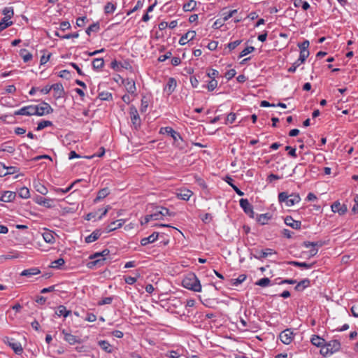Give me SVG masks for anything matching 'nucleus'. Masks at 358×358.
Listing matches in <instances>:
<instances>
[{
    "label": "nucleus",
    "mask_w": 358,
    "mask_h": 358,
    "mask_svg": "<svg viewBox=\"0 0 358 358\" xmlns=\"http://www.w3.org/2000/svg\"><path fill=\"white\" fill-rule=\"evenodd\" d=\"M159 133L162 134H167L171 136V138L173 139V145L180 149V150H182L185 152H187L185 149L186 143L184 141L183 138H182L181 135L180 134L179 132L175 131L172 127H162L160 129Z\"/></svg>",
    "instance_id": "obj_1"
},
{
    "label": "nucleus",
    "mask_w": 358,
    "mask_h": 358,
    "mask_svg": "<svg viewBox=\"0 0 358 358\" xmlns=\"http://www.w3.org/2000/svg\"><path fill=\"white\" fill-rule=\"evenodd\" d=\"M182 285L185 288L194 292H200L201 290L200 281L193 273H189L185 276L182 280Z\"/></svg>",
    "instance_id": "obj_2"
},
{
    "label": "nucleus",
    "mask_w": 358,
    "mask_h": 358,
    "mask_svg": "<svg viewBox=\"0 0 358 358\" xmlns=\"http://www.w3.org/2000/svg\"><path fill=\"white\" fill-rule=\"evenodd\" d=\"M89 258L92 261L87 263V267L91 269L95 267H101L103 265L106 260L105 258H102L101 252H95L91 255Z\"/></svg>",
    "instance_id": "obj_3"
},
{
    "label": "nucleus",
    "mask_w": 358,
    "mask_h": 358,
    "mask_svg": "<svg viewBox=\"0 0 358 358\" xmlns=\"http://www.w3.org/2000/svg\"><path fill=\"white\" fill-rule=\"evenodd\" d=\"M129 115L134 129H138L141 127V121L136 108L133 105L130 106Z\"/></svg>",
    "instance_id": "obj_4"
},
{
    "label": "nucleus",
    "mask_w": 358,
    "mask_h": 358,
    "mask_svg": "<svg viewBox=\"0 0 358 358\" xmlns=\"http://www.w3.org/2000/svg\"><path fill=\"white\" fill-rule=\"evenodd\" d=\"M53 112L50 105L45 101L42 102L41 106H35V114L38 116H43L50 114Z\"/></svg>",
    "instance_id": "obj_5"
},
{
    "label": "nucleus",
    "mask_w": 358,
    "mask_h": 358,
    "mask_svg": "<svg viewBox=\"0 0 358 358\" xmlns=\"http://www.w3.org/2000/svg\"><path fill=\"white\" fill-rule=\"evenodd\" d=\"M4 343L10 347L15 354L20 355L23 352L22 345L20 343L15 341L14 338L6 337L4 339Z\"/></svg>",
    "instance_id": "obj_6"
},
{
    "label": "nucleus",
    "mask_w": 358,
    "mask_h": 358,
    "mask_svg": "<svg viewBox=\"0 0 358 358\" xmlns=\"http://www.w3.org/2000/svg\"><path fill=\"white\" fill-rule=\"evenodd\" d=\"M294 333L290 329H286L279 334V338L285 345L290 344L294 339Z\"/></svg>",
    "instance_id": "obj_7"
},
{
    "label": "nucleus",
    "mask_w": 358,
    "mask_h": 358,
    "mask_svg": "<svg viewBox=\"0 0 358 358\" xmlns=\"http://www.w3.org/2000/svg\"><path fill=\"white\" fill-rule=\"evenodd\" d=\"M14 115H36L35 114V106L29 105L27 106H24L20 110H15L14 112Z\"/></svg>",
    "instance_id": "obj_8"
},
{
    "label": "nucleus",
    "mask_w": 358,
    "mask_h": 358,
    "mask_svg": "<svg viewBox=\"0 0 358 358\" xmlns=\"http://www.w3.org/2000/svg\"><path fill=\"white\" fill-rule=\"evenodd\" d=\"M240 206L243 211L250 217H254L253 206L247 199H241L240 200Z\"/></svg>",
    "instance_id": "obj_9"
},
{
    "label": "nucleus",
    "mask_w": 358,
    "mask_h": 358,
    "mask_svg": "<svg viewBox=\"0 0 358 358\" xmlns=\"http://www.w3.org/2000/svg\"><path fill=\"white\" fill-rule=\"evenodd\" d=\"M52 90H53V96L56 99H60L64 96L65 91L64 87L61 83H57L51 85Z\"/></svg>",
    "instance_id": "obj_10"
},
{
    "label": "nucleus",
    "mask_w": 358,
    "mask_h": 358,
    "mask_svg": "<svg viewBox=\"0 0 358 358\" xmlns=\"http://www.w3.org/2000/svg\"><path fill=\"white\" fill-rule=\"evenodd\" d=\"M331 210L334 213H338L340 215H344L348 211V206L345 204H341L339 201H335L331 205Z\"/></svg>",
    "instance_id": "obj_11"
},
{
    "label": "nucleus",
    "mask_w": 358,
    "mask_h": 358,
    "mask_svg": "<svg viewBox=\"0 0 358 358\" xmlns=\"http://www.w3.org/2000/svg\"><path fill=\"white\" fill-rule=\"evenodd\" d=\"M62 334H64V339L70 345H74L76 343H80L81 339L71 334L67 333L65 329L62 331Z\"/></svg>",
    "instance_id": "obj_12"
},
{
    "label": "nucleus",
    "mask_w": 358,
    "mask_h": 358,
    "mask_svg": "<svg viewBox=\"0 0 358 358\" xmlns=\"http://www.w3.org/2000/svg\"><path fill=\"white\" fill-rule=\"evenodd\" d=\"M34 200L37 204L45 206L46 208H50L53 206V200L51 199L44 198L41 196H36Z\"/></svg>",
    "instance_id": "obj_13"
},
{
    "label": "nucleus",
    "mask_w": 358,
    "mask_h": 358,
    "mask_svg": "<svg viewBox=\"0 0 358 358\" xmlns=\"http://www.w3.org/2000/svg\"><path fill=\"white\" fill-rule=\"evenodd\" d=\"M123 84L124 85L128 93L131 94H136V87L134 80L127 78L123 80Z\"/></svg>",
    "instance_id": "obj_14"
},
{
    "label": "nucleus",
    "mask_w": 358,
    "mask_h": 358,
    "mask_svg": "<svg viewBox=\"0 0 358 358\" xmlns=\"http://www.w3.org/2000/svg\"><path fill=\"white\" fill-rule=\"evenodd\" d=\"M177 85V83L175 78H169L166 86L164 88V91L167 93L168 95L172 94L175 90Z\"/></svg>",
    "instance_id": "obj_15"
},
{
    "label": "nucleus",
    "mask_w": 358,
    "mask_h": 358,
    "mask_svg": "<svg viewBox=\"0 0 358 358\" xmlns=\"http://www.w3.org/2000/svg\"><path fill=\"white\" fill-rule=\"evenodd\" d=\"M196 36V32L194 31H189L185 34L179 40V43L181 45H185L187 42L193 40Z\"/></svg>",
    "instance_id": "obj_16"
},
{
    "label": "nucleus",
    "mask_w": 358,
    "mask_h": 358,
    "mask_svg": "<svg viewBox=\"0 0 358 358\" xmlns=\"http://www.w3.org/2000/svg\"><path fill=\"white\" fill-rule=\"evenodd\" d=\"M285 223L294 229H299L301 226V221L294 220L291 216H287L285 218Z\"/></svg>",
    "instance_id": "obj_17"
},
{
    "label": "nucleus",
    "mask_w": 358,
    "mask_h": 358,
    "mask_svg": "<svg viewBox=\"0 0 358 358\" xmlns=\"http://www.w3.org/2000/svg\"><path fill=\"white\" fill-rule=\"evenodd\" d=\"M124 222L125 220L122 219L112 222L110 224L107 226L106 231L107 233L111 232L117 229L122 227Z\"/></svg>",
    "instance_id": "obj_18"
},
{
    "label": "nucleus",
    "mask_w": 358,
    "mask_h": 358,
    "mask_svg": "<svg viewBox=\"0 0 358 358\" xmlns=\"http://www.w3.org/2000/svg\"><path fill=\"white\" fill-rule=\"evenodd\" d=\"M16 193L11 191H5L0 196V200L3 202H10L15 200Z\"/></svg>",
    "instance_id": "obj_19"
},
{
    "label": "nucleus",
    "mask_w": 358,
    "mask_h": 358,
    "mask_svg": "<svg viewBox=\"0 0 358 358\" xmlns=\"http://www.w3.org/2000/svg\"><path fill=\"white\" fill-rule=\"evenodd\" d=\"M159 236L158 232H153L150 236L148 237L143 238L141 240V244L143 246H145L149 243H154L155 241H157V238Z\"/></svg>",
    "instance_id": "obj_20"
},
{
    "label": "nucleus",
    "mask_w": 358,
    "mask_h": 358,
    "mask_svg": "<svg viewBox=\"0 0 358 358\" xmlns=\"http://www.w3.org/2000/svg\"><path fill=\"white\" fill-rule=\"evenodd\" d=\"M192 192L187 189H180L178 192H177L176 196L178 199L188 201L191 196L192 195Z\"/></svg>",
    "instance_id": "obj_21"
},
{
    "label": "nucleus",
    "mask_w": 358,
    "mask_h": 358,
    "mask_svg": "<svg viewBox=\"0 0 358 358\" xmlns=\"http://www.w3.org/2000/svg\"><path fill=\"white\" fill-rule=\"evenodd\" d=\"M101 230L96 229L91 234H90L89 236L85 237V241L87 243H92V242L96 241L97 239H99V238L101 236Z\"/></svg>",
    "instance_id": "obj_22"
},
{
    "label": "nucleus",
    "mask_w": 358,
    "mask_h": 358,
    "mask_svg": "<svg viewBox=\"0 0 358 358\" xmlns=\"http://www.w3.org/2000/svg\"><path fill=\"white\" fill-rule=\"evenodd\" d=\"M326 344L333 354L339 351L341 349V343L338 340H332L326 342Z\"/></svg>",
    "instance_id": "obj_23"
},
{
    "label": "nucleus",
    "mask_w": 358,
    "mask_h": 358,
    "mask_svg": "<svg viewBox=\"0 0 358 358\" xmlns=\"http://www.w3.org/2000/svg\"><path fill=\"white\" fill-rule=\"evenodd\" d=\"M0 166L1 167H2L3 169H6L7 171L3 174H0V176H5L6 175H11V174H14L15 173H17L20 169L16 167V166H6V164L3 162H0Z\"/></svg>",
    "instance_id": "obj_24"
},
{
    "label": "nucleus",
    "mask_w": 358,
    "mask_h": 358,
    "mask_svg": "<svg viewBox=\"0 0 358 358\" xmlns=\"http://www.w3.org/2000/svg\"><path fill=\"white\" fill-rule=\"evenodd\" d=\"M110 194V190L108 187L101 189L98 193L96 197L94 199V203H96L99 201L106 198Z\"/></svg>",
    "instance_id": "obj_25"
},
{
    "label": "nucleus",
    "mask_w": 358,
    "mask_h": 358,
    "mask_svg": "<svg viewBox=\"0 0 358 358\" xmlns=\"http://www.w3.org/2000/svg\"><path fill=\"white\" fill-rule=\"evenodd\" d=\"M310 285V280L308 278H305L297 283V285L294 287V289L297 292H302L304 289L309 287Z\"/></svg>",
    "instance_id": "obj_26"
},
{
    "label": "nucleus",
    "mask_w": 358,
    "mask_h": 358,
    "mask_svg": "<svg viewBox=\"0 0 358 358\" xmlns=\"http://www.w3.org/2000/svg\"><path fill=\"white\" fill-rule=\"evenodd\" d=\"M15 150V146L11 142H6L1 144L0 147V152H7L8 153H13Z\"/></svg>",
    "instance_id": "obj_27"
},
{
    "label": "nucleus",
    "mask_w": 358,
    "mask_h": 358,
    "mask_svg": "<svg viewBox=\"0 0 358 358\" xmlns=\"http://www.w3.org/2000/svg\"><path fill=\"white\" fill-rule=\"evenodd\" d=\"M71 314V310H66V308L63 306L60 305L57 308V310L55 311V315H57L58 317L64 316V317H67L69 315Z\"/></svg>",
    "instance_id": "obj_28"
},
{
    "label": "nucleus",
    "mask_w": 358,
    "mask_h": 358,
    "mask_svg": "<svg viewBox=\"0 0 358 358\" xmlns=\"http://www.w3.org/2000/svg\"><path fill=\"white\" fill-rule=\"evenodd\" d=\"M246 279V275L241 274L237 278L228 280L227 285L238 286Z\"/></svg>",
    "instance_id": "obj_29"
},
{
    "label": "nucleus",
    "mask_w": 358,
    "mask_h": 358,
    "mask_svg": "<svg viewBox=\"0 0 358 358\" xmlns=\"http://www.w3.org/2000/svg\"><path fill=\"white\" fill-rule=\"evenodd\" d=\"M40 273H41V271L38 268L33 267V268H30L25 269V270L22 271V272L21 273L20 275L22 276H26V277L30 278L33 275L39 274Z\"/></svg>",
    "instance_id": "obj_30"
},
{
    "label": "nucleus",
    "mask_w": 358,
    "mask_h": 358,
    "mask_svg": "<svg viewBox=\"0 0 358 358\" xmlns=\"http://www.w3.org/2000/svg\"><path fill=\"white\" fill-rule=\"evenodd\" d=\"M301 201V198L299 194H289L287 199V206H292L296 203H298Z\"/></svg>",
    "instance_id": "obj_31"
},
{
    "label": "nucleus",
    "mask_w": 358,
    "mask_h": 358,
    "mask_svg": "<svg viewBox=\"0 0 358 358\" xmlns=\"http://www.w3.org/2000/svg\"><path fill=\"white\" fill-rule=\"evenodd\" d=\"M99 346L107 353L113 352V348L107 341H99L98 342Z\"/></svg>",
    "instance_id": "obj_32"
},
{
    "label": "nucleus",
    "mask_w": 358,
    "mask_h": 358,
    "mask_svg": "<svg viewBox=\"0 0 358 358\" xmlns=\"http://www.w3.org/2000/svg\"><path fill=\"white\" fill-rule=\"evenodd\" d=\"M42 236H43L44 241L48 243L52 244L55 241V238L54 237V235H53L52 231L47 230L46 231L43 233Z\"/></svg>",
    "instance_id": "obj_33"
},
{
    "label": "nucleus",
    "mask_w": 358,
    "mask_h": 358,
    "mask_svg": "<svg viewBox=\"0 0 358 358\" xmlns=\"http://www.w3.org/2000/svg\"><path fill=\"white\" fill-rule=\"evenodd\" d=\"M324 244L325 241H318L315 242L304 241L303 243V245L306 248H308L310 247H315L318 249V248L322 247Z\"/></svg>",
    "instance_id": "obj_34"
},
{
    "label": "nucleus",
    "mask_w": 358,
    "mask_h": 358,
    "mask_svg": "<svg viewBox=\"0 0 358 358\" xmlns=\"http://www.w3.org/2000/svg\"><path fill=\"white\" fill-rule=\"evenodd\" d=\"M34 188L36 192L41 194L42 195H45L48 192L47 187L39 181L34 182Z\"/></svg>",
    "instance_id": "obj_35"
},
{
    "label": "nucleus",
    "mask_w": 358,
    "mask_h": 358,
    "mask_svg": "<svg viewBox=\"0 0 358 358\" xmlns=\"http://www.w3.org/2000/svg\"><path fill=\"white\" fill-rule=\"evenodd\" d=\"M325 340L317 335H313L310 342L311 343L317 347H320L322 345L325 343Z\"/></svg>",
    "instance_id": "obj_36"
},
{
    "label": "nucleus",
    "mask_w": 358,
    "mask_h": 358,
    "mask_svg": "<svg viewBox=\"0 0 358 358\" xmlns=\"http://www.w3.org/2000/svg\"><path fill=\"white\" fill-rule=\"evenodd\" d=\"M92 65L94 70H101L104 66V60L103 58H95L93 59Z\"/></svg>",
    "instance_id": "obj_37"
},
{
    "label": "nucleus",
    "mask_w": 358,
    "mask_h": 358,
    "mask_svg": "<svg viewBox=\"0 0 358 358\" xmlns=\"http://www.w3.org/2000/svg\"><path fill=\"white\" fill-rule=\"evenodd\" d=\"M288 264L294 266L302 267L306 269L312 268L314 265V263L308 264L306 262H299L296 261H290L288 262Z\"/></svg>",
    "instance_id": "obj_38"
},
{
    "label": "nucleus",
    "mask_w": 358,
    "mask_h": 358,
    "mask_svg": "<svg viewBox=\"0 0 358 358\" xmlns=\"http://www.w3.org/2000/svg\"><path fill=\"white\" fill-rule=\"evenodd\" d=\"M20 55L23 59L24 62L27 63L32 59V54L29 52L26 49H22L20 51Z\"/></svg>",
    "instance_id": "obj_39"
},
{
    "label": "nucleus",
    "mask_w": 358,
    "mask_h": 358,
    "mask_svg": "<svg viewBox=\"0 0 358 358\" xmlns=\"http://www.w3.org/2000/svg\"><path fill=\"white\" fill-rule=\"evenodd\" d=\"M294 6L296 8L302 7L303 10H306L310 8V5L307 1L303 0H293Z\"/></svg>",
    "instance_id": "obj_40"
},
{
    "label": "nucleus",
    "mask_w": 358,
    "mask_h": 358,
    "mask_svg": "<svg viewBox=\"0 0 358 358\" xmlns=\"http://www.w3.org/2000/svg\"><path fill=\"white\" fill-rule=\"evenodd\" d=\"M196 6V1L194 0H189L187 3L183 5V10L185 11H192L195 9Z\"/></svg>",
    "instance_id": "obj_41"
},
{
    "label": "nucleus",
    "mask_w": 358,
    "mask_h": 358,
    "mask_svg": "<svg viewBox=\"0 0 358 358\" xmlns=\"http://www.w3.org/2000/svg\"><path fill=\"white\" fill-rule=\"evenodd\" d=\"M80 181H82L81 179H78V180H76V181H74L73 183H71V185H69L68 187H66V189H62V188H55L54 190L55 192H56L57 193H62V194H66L67 192H69L71 189L72 187H73V185L78 182H80Z\"/></svg>",
    "instance_id": "obj_42"
},
{
    "label": "nucleus",
    "mask_w": 358,
    "mask_h": 358,
    "mask_svg": "<svg viewBox=\"0 0 358 358\" xmlns=\"http://www.w3.org/2000/svg\"><path fill=\"white\" fill-rule=\"evenodd\" d=\"M2 14L4 18L11 19L14 15V10L13 7H5L2 10Z\"/></svg>",
    "instance_id": "obj_43"
},
{
    "label": "nucleus",
    "mask_w": 358,
    "mask_h": 358,
    "mask_svg": "<svg viewBox=\"0 0 358 358\" xmlns=\"http://www.w3.org/2000/svg\"><path fill=\"white\" fill-rule=\"evenodd\" d=\"M161 207H157L152 214H150V217H152V220H159L163 219L162 215Z\"/></svg>",
    "instance_id": "obj_44"
},
{
    "label": "nucleus",
    "mask_w": 358,
    "mask_h": 358,
    "mask_svg": "<svg viewBox=\"0 0 358 358\" xmlns=\"http://www.w3.org/2000/svg\"><path fill=\"white\" fill-rule=\"evenodd\" d=\"M18 195L20 198L28 199L30 196L29 189L26 187H22L19 189Z\"/></svg>",
    "instance_id": "obj_45"
},
{
    "label": "nucleus",
    "mask_w": 358,
    "mask_h": 358,
    "mask_svg": "<svg viewBox=\"0 0 358 358\" xmlns=\"http://www.w3.org/2000/svg\"><path fill=\"white\" fill-rule=\"evenodd\" d=\"M9 20L10 19L4 17L1 19L0 22V31L4 30L5 29L8 28L13 24V22L12 21H10Z\"/></svg>",
    "instance_id": "obj_46"
},
{
    "label": "nucleus",
    "mask_w": 358,
    "mask_h": 358,
    "mask_svg": "<svg viewBox=\"0 0 358 358\" xmlns=\"http://www.w3.org/2000/svg\"><path fill=\"white\" fill-rule=\"evenodd\" d=\"M100 29V24L99 22H95L91 24L88 28L86 29V34L87 35H90L91 32H97L99 31Z\"/></svg>",
    "instance_id": "obj_47"
},
{
    "label": "nucleus",
    "mask_w": 358,
    "mask_h": 358,
    "mask_svg": "<svg viewBox=\"0 0 358 358\" xmlns=\"http://www.w3.org/2000/svg\"><path fill=\"white\" fill-rule=\"evenodd\" d=\"M320 352L323 357H327L333 354L331 351L329 350V347L327 345L326 343L322 345V346H320Z\"/></svg>",
    "instance_id": "obj_48"
},
{
    "label": "nucleus",
    "mask_w": 358,
    "mask_h": 358,
    "mask_svg": "<svg viewBox=\"0 0 358 358\" xmlns=\"http://www.w3.org/2000/svg\"><path fill=\"white\" fill-rule=\"evenodd\" d=\"M116 8V5L112 2H108L104 6V12L106 14L113 13Z\"/></svg>",
    "instance_id": "obj_49"
},
{
    "label": "nucleus",
    "mask_w": 358,
    "mask_h": 358,
    "mask_svg": "<svg viewBox=\"0 0 358 358\" xmlns=\"http://www.w3.org/2000/svg\"><path fill=\"white\" fill-rule=\"evenodd\" d=\"M65 264V261L63 258H59L57 260L53 261L51 263L50 267L53 268H61L62 266Z\"/></svg>",
    "instance_id": "obj_50"
},
{
    "label": "nucleus",
    "mask_w": 358,
    "mask_h": 358,
    "mask_svg": "<svg viewBox=\"0 0 358 358\" xmlns=\"http://www.w3.org/2000/svg\"><path fill=\"white\" fill-rule=\"evenodd\" d=\"M52 125V122L49 120H42L38 122V126L36 127L37 131H41L47 127H50Z\"/></svg>",
    "instance_id": "obj_51"
},
{
    "label": "nucleus",
    "mask_w": 358,
    "mask_h": 358,
    "mask_svg": "<svg viewBox=\"0 0 358 358\" xmlns=\"http://www.w3.org/2000/svg\"><path fill=\"white\" fill-rule=\"evenodd\" d=\"M98 97L103 101H109L112 100L113 99L112 94L108 92H100L98 95Z\"/></svg>",
    "instance_id": "obj_52"
},
{
    "label": "nucleus",
    "mask_w": 358,
    "mask_h": 358,
    "mask_svg": "<svg viewBox=\"0 0 358 358\" xmlns=\"http://www.w3.org/2000/svg\"><path fill=\"white\" fill-rule=\"evenodd\" d=\"M271 280L268 278H263L255 282L256 285L265 287L270 285Z\"/></svg>",
    "instance_id": "obj_53"
},
{
    "label": "nucleus",
    "mask_w": 358,
    "mask_h": 358,
    "mask_svg": "<svg viewBox=\"0 0 358 358\" xmlns=\"http://www.w3.org/2000/svg\"><path fill=\"white\" fill-rule=\"evenodd\" d=\"M275 253L273 249L266 248L260 251L259 259L265 258L267 256Z\"/></svg>",
    "instance_id": "obj_54"
},
{
    "label": "nucleus",
    "mask_w": 358,
    "mask_h": 358,
    "mask_svg": "<svg viewBox=\"0 0 358 358\" xmlns=\"http://www.w3.org/2000/svg\"><path fill=\"white\" fill-rule=\"evenodd\" d=\"M270 218L271 216L268 215V213H265L259 215L257 220L261 224H266Z\"/></svg>",
    "instance_id": "obj_55"
},
{
    "label": "nucleus",
    "mask_w": 358,
    "mask_h": 358,
    "mask_svg": "<svg viewBox=\"0 0 358 358\" xmlns=\"http://www.w3.org/2000/svg\"><path fill=\"white\" fill-rule=\"evenodd\" d=\"M113 301V296H108L102 298L100 301H98V306H103L106 304H110Z\"/></svg>",
    "instance_id": "obj_56"
},
{
    "label": "nucleus",
    "mask_w": 358,
    "mask_h": 358,
    "mask_svg": "<svg viewBox=\"0 0 358 358\" xmlns=\"http://www.w3.org/2000/svg\"><path fill=\"white\" fill-rule=\"evenodd\" d=\"M208 79H215L219 76V71L215 69H210L206 75Z\"/></svg>",
    "instance_id": "obj_57"
},
{
    "label": "nucleus",
    "mask_w": 358,
    "mask_h": 358,
    "mask_svg": "<svg viewBox=\"0 0 358 358\" xmlns=\"http://www.w3.org/2000/svg\"><path fill=\"white\" fill-rule=\"evenodd\" d=\"M310 43L308 40L303 41V42L299 43L298 46L300 49L301 52H309L308 51V47H309Z\"/></svg>",
    "instance_id": "obj_58"
},
{
    "label": "nucleus",
    "mask_w": 358,
    "mask_h": 358,
    "mask_svg": "<svg viewBox=\"0 0 358 358\" xmlns=\"http://www.w3.org/2000/svg\"><path fill=\"white\" fill-rule=\"evenodd\" d=\"M255 50V48L253 46H248V47H246L245 49H243L240 55H239V58H241L251 52H252L253 51Z\"/></svg>",
    "instance_id": "obj_59"
},
{
    "label": "nucleus",
    "mask_w": 358,
    "mask_h": 358,
    "mask_svg": "<svg viewBox=\"0 0 358 358\" xmlns=\"http://www.w3.org/2000/svg\"><path fill=\"white\" fill-rule=\"evenodd\" d=\"M288 196H289V194H287V193L285 192L279 193V194H278L279 202L280 203L284 202L287 205Z\"/></svg>",
    "instance_id": "obj_60"
},
{
    "label": "nucleus",
    "mask_w": 358,
    "mask_h": 358,
    "mask_svg": "<svg viewBox=\"0 0 358 358\" xmlns=\"http://www.w3.org/2000/svg\"><path fill=\"white\" fill-rule=\"evenodd\" d=\"M143 6V2L141 0H138L136 4V6L133 8V9L130 10H128L127 12V15H131L132 13L136 11L137 10L141 8Z\"/></svg>",
    "instance_id": "obj_61"
},
{
    "label": "nucleus",
    "mask_w": 358,
    "mask_h": 358,
    "mask_svg": "<svg viewBox=\"0 0 358 358\" xmlns=\"http://www.w3.org/2000/svg\"><path fill=\"white\" fill-rule=\"evenodd\" d=\"M208 82L207 88L209 91H213L217 86V81L215 79H210Z\"/></svg>",
    "instance_id": "obj_62"
},
{
    "label": "nucleus",
    "mask_w": 358,
    "mask_h": 358,
    "mask_svg": "<svg viewBox=\"0 0 358 358\" xmlns=\"http://www.w3.org/2000/svg\"><path fill=\"white\" fill-rule=\"evenodd\" d=\"M197 78H200V76L197 75L190 77V83L194 88H196L199 85V82Z\"/></svg>",
    "instance_id": "obj_63"
},
{
    "label": "nucleus",
    "mask_w": 358,
    "mask_h": 358,
    "mask_svg": "<svg viewBox=\"0 0 358 358\" xmlns=\"http://www.w3.org/2000/svg\"><path fill=\"white\" fill-rule=\"evenodd\" d=\"M165 357H169V358H178L180 357V355L177 351L171 350V351H168L165 354Z\"/></svg>",
    "instance_id": "obj_64"
}]
</instances>
